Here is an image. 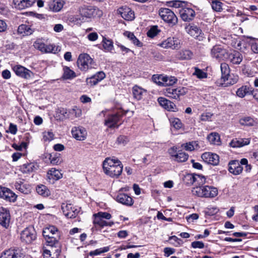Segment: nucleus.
I'll return each mask as SVG.
<instances>
[{
  "instance_id": "obj_1",
  "label": "nucleus",
  "mask_w": 258,
  "mask_h": 258,
  "mask_svg": "<svg viewBox=\"0 0 258 258\" xmlns=\"http://www.w3.org/2000/svg\"><path fill=\"white\" fill-rule=\"evenodd\" d=\"M103 169L104 173L114 178H118L121 174L123 165L117 159L107 158L103 162Z\"/></svg>"
},
{
  "instance_id": "obj_2",
  "label": "nucleus",
  "mask_w": 258,
  "mask_h": 258,
  "mask_svg": "<svg viewBox=\"0 0 258 258\" xmlns=\"http://www.w3.org/2000/svg\"><path fill=\"white\" fill-rule=\"evenodd\" d=\"M43 235L47 243V246L58 245L59 233L56 227L49 225L45 227L43 230Z\"/></svg>"
},
{
  "instance_id": "obj_3",
  "label": "nucleus",
  "mask_w": 258,
  "mask_h": 258,
  "mask_svg": "<svg viewBox=\"0 0 258 258\" xmlns=\"http://www.w3.org/2000/svg\"><path fill=\"white\" fill-rule=\"evenodd\" d=\"M191 192L194 195L199 197L213 198L217 196L218 190L214 186L205 185L195 187Z\"/></svg>"
},
{
  "instance_id": "obj_4",
  "label": "nucleus",
  "mask_w": 258,
  "mask_h": 258,
  "mask_svg": "<svg viewBox=\"0 0 258 258\" xmlns=\"http://www.w3.org/2000/svg\"><path fill=\"white\" fill-rule=\"evenodd\" d=\"M77 66L82 71H87L89 69L95 68L96 66L93 59L87 53L79 55L77 60Z\"/></svg>"
},
{
  "instance_id": "obj_5",
  "label": "nucleus",
  "mask_w": 258,
  "mask_h": 258,
  "mask_svg": "<svg viewBox=\"0 0 258 258\" xmlns=\"http://www.w3.org/2000/svg\"><path fill=\"white\" fill-rule=\"evenodd\" d=\"M35 48L39 50L43 53H56L59 51L58 47L54 44H45L41 39H37L34 43Z\"/></svg>"
},
{
  "instance_id": "obj_6",
  "label": "nucleus",
  "mask_w": 258,
  "mask_h": 258,
  "mask_svg": "<svg viewBox=\"0 0 258 258\" xmlns=\"http://www.w3.org/2000/svg\"><path fill=\"white\" fill-rule=\"evenodd\" d=\"M164 94L171 99L178 100L180 96L184 95L187 92L185 87H178L176 88H168L164 90Z\"/></svg>"
},
{
  "instance_id": "obj_7",
  "label": "nucleus",
  "mask_w": 258,
  "mask_h": 258,
  "mask_svg": "<svg viewBox=\"0 0 258 258\" xmlns=\"http://www.w3.org/2000/svg\"><path fill=\"white\" fill-rule=\"evenodd\" d=\"M160 17L166 22L171 25L177 23L178 19L175 14L171 10L167 8H161L159 11Z\"/></svg>"
},
{
  "instance_id": "obj_8",
  "label": "nucleus",
  "mask_w": 258,
  "mask_h": 258,
  "mask_svg": "<svg viewBox=\"0 0 258 258\" xmlns=\"http://www.w3.org/2000/svg\"><path fill=\"white\" fill-rule=\"evenodd\" d=\"M181 45V40L177 37H168L159 44V46L161 47L171 49H178Z\"/></svg>"
},
{
  "instance_id": "obj_9",
  "label": "nucleus",
  "mask_w": 258,
  "mask_h": 258,
  "mask_svg": "<svg viewBox=\"0 0 258 258\" xmlns=\"http://www.w3.org/2000/svg\"><path fill=\"white\" fill-rule=\"evenodd\" d=\"M36 238L35 229L32 227H28L23 230L20 235V239L23 242L30 243Z\"/></svg>"
},
{
  "instance_id": "obj_10",
  "label": "nucleus",
  "mask_w": 258,
  "mask_h": 258,
  "mask_svg": "<svg viewBox=\"0 0 258 258\" xmlns=\"http://www.w3.org/2000/svg\"><path fill=\"white\" fill-rule=\"evenodd\" d=\"M211 56L217 60L226 59L228 56L227 50L222 47L215 45L213 47L211 50Z\"/></svg>"
},
{
  "instance_id": "obj_11",
  "label": "nucleus",
  "mask_w": 258,
  "mask_h": 258,
  "mask_svg": "<svg viewBox=\"0 0 258 258\" xmlns=\"http://www.w3.org/2000/svg\"><path fill=\"white\" fill-rule=\"evenodd\" d=\"M61 209L64 215L68 218H75L79 213V210L71 204H62Z\"/></svg>"
},
{
  "instance_id": "obj_12",
  "label": "nucleus",
  "mask_w": 258,
  "mask_h": 258,
  "mask_svg": "<svg viewBox=\"0 0 258 258\" xmlns=\"http://www.w3.org/2000/svg\"><path fill=\"white\" fill-rule=\"evenodd\" d=\"M186 32L191 36L198 39L199 41L203 40V35L202 30L195 25H188L185 28Z\"/></svg>"
},
{
  "instance_id": "obj_13",
  "label": "nucleus",
  "mask_w": 258,
  "mask_h": 258,
  "mask_svg": "<svg viewBox=\"0 0 258 258\" xmlns=\"http://www.w3.org/2000/svg\"><path fill=\"white\" fill-rule=\"evenodd\" d=\"M13 70L18 76L25 79L31 78L33 75L31 71L21 65L14 66Z\"/></svg>"
},
{
  "instance_id": "obj_14",
  "label": "nucleus",
  "mask_w": 258,
  "mask_h": 258,
  "mask_svg": "<svg viewBox=\"0 0 258 258\" xmlns=\"http://www.w3.org/2000/svg\"><path fill=\"white\" fill-rule=\"evenodd\" d=\"M24 254L20 249L10 248L3 251L0 258H23Z\"/></svg>"
},
{
  "instance_id": "obj_15",
  "label": "nucleus",
  "mask_w": 258,
  "mask_h": 258,
  "mask_svg": "<svg viewBox=\"0 0 258 258\" xmlns=\"http://www.w3.org/2000/svg\"><path fill=\"white\" fill-rule=\"evenodd\" d=\"M73 137L78 141L85 140L87 136V132L86 129L82 126H75L72 129Z\"/></svg>"
},
{
  "instance_id": "obj_16",
  "label": "nucleus",
  "mask_w": 258,
  "mask_h": 258,
  "mask_svg": "<svg viewBox=\"0 0 258 258\" xmlns=\"http://www.w3.org/2000/svg\"><path fill=\"white\" fill-rule=\"evenodd\" d=\"M11 216L8 210L0 207V225L8 228L10 225Z\"/></svg>"
},
{
  "instance_id": "obj_17",
  "label": "nucleus",
  "mask_w": 258,
  "mask_h": 258,
  "mask_svg": "<svg viewBox=\"0 0 258 258\" xmlns=\"http://www.w3.org/2000/svg\"><path fill=\"white\" fill-rule=\"evenodd\" d=\"M201 158L206 163L213 165H218L219 162V156L216 154L210 152L203 153Z\"/></svg>"
},
{
  "instance_id": "obj_18",
  "label": "nucleus",
  "mask_w": 258,
  "mask_h": 258,
  "mask_svg": "<svg viewBox=\"0 0 258 258\" xmlns=\"http://www.w3.org/2000/svg\"><path fill=\"white\" fill-rule=\"evenodd\" d=\"M179 14L182 20L185 22L191 21L195 17V11L189 8H182L179 10Z\"/></svg>"
},
{
  "instance_id": "obj_19",
  "label": "nucleus",
  "mask_w": 258,
  "mask_h": 258,
  "mask_svg": "<svg viewBox=\"0 0 258 258\" xmlns=\"http://www.w3.org/2000/svg\"><path fill=\"white\" fill-rule=\"evenodd\" d=\"M158 102L162 107L168 111L173 112L178 111V109L175 104L164 97H159L158 98Z\"/></svg>"
},
{
  "instance_id": "obj_20",
  "label": "nucleus",
  "mask_w": 258,
  "mask_h": 258,
  "mask_svg": "<svg viewBox=\"0 0 258 258\" xmlns=\"http://www.w3.org/2000/svg\"><path fill=\"white\" fill-rule=\"evenodd\" d=\"M48 248L43 250V255L44 258H57L60 252L59 245L55 246H48Z\"/></svg>"
},
{
  "instance_id": "obj_21",
  "label": "nucleus",
  "mask_w": 258,
  "mask_h": 258,
  "mask_svg": "<svg viewBox=\"0 0 258 258\" xmlns=\"http://www.w3.org/2000/svg\"><path fill=\"white\" fill-rule=\"evenodd\" d=\"M0 197L10 202H15L17 199L15 193L4 187H0Z\"/></svg>"
},
{
  "instance_id": "obj_22",
  "label": "nucleus",
  "mask_w": 258,
  "mask_h": 258,
  "mask_svg": "<svg viewBox=\"0 0 258 258\" xmlns=\"http://www.w3.org/2000/svg\"><path fill=\"white\" fill-rule=\"evenodd\" d=\"M120 117L121 116L118 113L110 115L105 120L104 124L109 128L117 127V123Z\"/></svg>"
},
{
  "instance_id": "obj_23",
  "label": "nucleus",
  "mask_w": 258,
  "mask_h": 258,
  "mask_svg": "<svg viewBox=\"0 0 258 258\" xmlns=\"http://www.w3.org/2000/svg\"><path fill=\"white\" fill-rule=\"evenodd\" d=\"M105 76V74L103 72H98L91 77L87 78V84L90 86H95L103 80Z\"/></svg>"
},
{
  "instance_id": "obj_24",
  "label": "nucleus",
  "mask_w": 258,
  "mask_h": 258,
  "mask_svg": "<svg viewBox=\"0 0 258 258\" xmlns=\"http://www.w3.org/2000/svg\"><path fill=\"white\" fill-rule=\"evenodd\" d=\"M118 12L124 20L132 21L135 18L134 12L128 7L124 6L119 9Z\"/></svg>"
},
{
  "instance_id": "obj_25",
  "label": "nucleus",
  "mask_w": 258,
  "mask_h": 258,
  "mask_svg": "<svg viewBox=\"0 0 258 258\" xmlns=\"http://www.w3.org/2000/svg\"><path fill=\"white\" fill-rule=\"evenodd\" d=\"M96 9L91 6H83L79 9L80 14L86 18H90L94 16Z\"/></svg>"
},
{
  "instance_id": "obj_26",
  "label": "nucleus",
  "mask_w": 258,
  "mask_h": 258,
  "mask_svg": "<svg viewBox=\"0 0 258 258\" xmlns=\"http://www.w3.org/2000/svg\"><path fill=\"white\" fill-rule=\"evenodd\" d=\"M228 170L234 175H238L242 172L243 167L238 161L233 160L229 163Z\"/></svg>"
},
{
  "instance_id": "obj_27",
  "label": "nucleus",
  "mask_w": 258,
  "mask_h": 258,
  "mask_svg": "<svg viewBox=\"0 0 258 258\" xmlns=\"http://www.w3.org/2000/svg\"><path fill=\"white\" fill-rule=\"evenodd\" d=\"M185 178L188 181L187 183L189 184H194L197 182L199 184H203L206 182L205 177L199 174H188Z\"/></svg>"
},
{
  "instance_id": "obj_28",
  "label": "nucleus",
  "mask_w": 258,
  "mask_h": 258,
  "mask_svg": "<svg viewBox=\"0 0 258 258\" xmlns=\"http://www.w3.org/2000/svg\"><path fill=\"white\" fill-rule=\"evenodd\" d=\"M36 0H13L16 8L19 10H23L31 7Z\"/></svg>"
},
{
  "instance_id": "obj_29",
  "label": "nucleus",
  "mask_w": 258,
  "mask_h": 258,
  "mask_svg": "<svg viewBox=\"0 0 258 258\" xmlns=\"http://www.w3.org/2000/svg\"><path fill=\"white\" fill-rule=\"evenodd\" d=\"M15 188L20 192L24 194H28L31 192V187L27 184L24 183L23 180L19 179L15 182Z\"/></svg>"
},
{
  "instance_id": "obj_30",
  "label": "nucleus",
  "mask_w": 258,
  "mask_h": 258,
  "mask_svg": "<svg viewBox=\"0 0 258 258\" xmlns=\"http://www.w3.org/2000/svg\"><path fill=\"white\" fill-rule=\"evenodd\" d=\"M250 143V139L248 138H235L233 139L229 143L230 147L233 148H240L248 145Z\"/></svg>"
},
{
  "instance_id": "obj_31",
  "label": "nucleus",
  "mask_w": 258,
  "mask_h": 258,
  "mask_svg": "<svg viewBox=\"0 0 258 258\" xmlns=\"http://www.w3.org/2000/svg\"><path fill=\"white\" fill-rule=\"evenodd\" d=\"M116 200L118 202L126 206H131L134 203L132 198L125 194H118L116 197Z\"/></svg>"
},
{
  "instance_id": "obj_32",
  "label": "nucleus",
  "mask_w": 258,
  "mask_h": 258,
  "mask_svg": "<svg viewBox=\"0 0 258 258\" xmlns=\"http://www.w3.org/2000/svg\"><path fill=\"white\" fill-rule=\"evenodd\" d=\"M227 58L233 64H239L242 60V56L241 54L237 51L228 53Z\"/></svg>"
},
{
  "instance_id": "obj_33",
  "label": "nucleus",
  "mask_w": 258,
  "mask_h": 258,
  "mask_svg": "<svg viewBox=\"0 0 258 258\" xmlns=\"http://www.w3.org/2000/svg\"><path fill=\"white\" fill-rule=\"evenodd\" d=\"M62 177V174L58 170L54 168H52L47 172V178L50 182L51 180H57Z\"/></svg>"
},
{
  "instance_id": "obj_34",
  "label": "nucleus",
  "mask_w": 258,
  "mask_h": 258,
  "mask_svg": "<svg viewBox=\"0 0 258 258\" xmlns=\"http://www.w3.org/2000/svg\"><path fill=\"white\" fill-rule=\"evenodd\" d=\"M64 4V2L61 0H54L49 3V7L52 11L57 12L61 10Z\"/></svg>"
},
{
  "instance_id": "obj_35",
  "label": "nucleus",
  "mask_w": 258,
  "mask_h": 258,
  "mask_svg": "<svg viewBox=\"0 0 258 258\" xmlns=\"http://www.w3.org/2000/svg\"><path fill=\"white\" fill-rule=\"evenodd\" d=\"M220 68L222 74L221 80L223 82H226V81L228 80V75L230 74L229 67L226 63L223 62L221 63Z\"/></svg>"
},
{
  "instance_id": "obj_36",
  "label": "nucleus",
  "mask_w": 258,
  "mask_h": 258,
  "mask_svg": "<svg viewBox=\"0 0 258 258\" xmlns=\"http://www.w3.org/2000/svg\"><path fill=\"white\" fill-rule=\"evenodd\" d=\"M36 192L38 195L43 197H47L50 195L49 189L44 185L40 184L36 187Z\"/></svg>"
},
{
  "instance_id": "obj_37",
  "label": "nucleus",
  "mask_w": 258,
  "mask_h": 258,
  "mask_svg": "<svg viewBox=\"0 0 258 258\" xmlns=\"http://www.w3.org/2000/svg\"><path fill=\"white\" fill-rule=\"evenodd\" d=\"M146 90L136 85L133 88V94L134 97L138 100H140L142 98L144 93H145Z\"/></svg>"
},
{
  "instance_id": "obj_38",
  "label": "nucleus",
  "mask_w": 258,
  "mask_h": 258,
  "mask_svg": "<svg viewBox=\"0 0 258 258\" xmlns=\"http://www.w3.org/2000/svg\"><path fill=\"white\" fill-rule=\"evenodd\" d=\"M18 33L23 35H31L33 31L28 25L22 24L18 27Z\"/></svg>"
},
{
  "instance_id": "obj_39",
  "label": "nucleus",
  "mask_w": 258,
  "mask_h": 258,
  "mask_svg": "<svg viewBox=\"0 0 258 258\" xmlns=\"http://www.w3.org/2000/svg\"><path fill=\"white\" fill-rule=\"evenodd\" d=\"M177 82V79L175 77L171 76H167L166 75H164L163 82H162L161 87L172 86L176 84Z\"/></svg>"
},
{
  "instance_id": "obj_40",
  "label": "nucleus",
  "mask_w": 258,
  "mask_h": 258,
  "mask_svg": "<svg viewBox=\"0 0 258 258\" xmlns=\"http://www.w3.org/2000/svg\"><path fill=\"white\" fill-rule=\"evenodd\" d=\"M102 45L105 51L111 52L114 48L112 41L105 37H103Z\"/></svg>"
},
{
  "instance_id": "obj_41",
  "label": "nucleus",
  "mask_w": 258,
  "mask_h": 258,
  "mask_svg": "<svg viewBox=\"0 0 258 258\" xmlns=\"http://www.w3.org/2000/svg\"><path fill=\"white\" fill-rule=\"evenodd\" d=\"M251 91V88L247 86H242L238 89L236 91V95L240 98H243L246 95L250 94Z\"/></svg>"
},
{
  "instance_id": "obj_42",
  "label": "nucleus",
  "mask_w": 258,
  "mask_h": 258,
  "mask_svg": "<svg viewBox=\"0 0 258 258\" xmlns=\"http://www.w3.org/2000/svg\"><path fill=\"white\" fill-rule=\"evenodd\" d=\"M93 224L95 226H98L101 227H103L104 226H106L108 225V222L102 219L100 216H97V214H94L93 215Z\"/></svg>"
},
{
  "instance_id": "obj_43",
  "label": "nucleus",
  "mask_w": 258,
  "mask_h": 258,
  "mask_svg": "<svg viewBox=\"0 0 258 258\" xmlns=\"http://www.w3.org/2000/svg\"><path fill=\"white\" fill-rule=\"evenodd\" d=\"M207 139L209 142L214 145H219L220 144V138L218 134L216 133H212L210 134L207 137Z\"/></svg>"
},
{
  "instance_id": "obj_44",
  "label": "nucleus",
  "mask_w": 258,
  "mask_h": 258,
  "mask_svg": "<svg viewBox=\"0 0 258 258\" xmlns=\"http://www.w3.org/2000/svg\"><path fill=\"white\" fill-rule=\"evenodd\" d=\"M63 78L64 79H72L76 77V73L70 68L68 67H64L63 69Z\"/></svg>"
},
{
  "instance_id": "obj_45",
  "label": "nucleus",
  "mask_w": 258,
  "mask_h": 258,
  "mask_svg": "<svg viewBox=\"0 0 258 258\" xmlns=\"http://www.w3.org/2000/svg\"><path fill=\"white\" fill-rule=\"evenodd\" d=\"M188 158V155L181 151H178L176 156L173 160L177 162H184L187 161Z\"/></svg>"
},
{
  "instance_id": "obj_46",
  "label": "nucleus",
  "mask_w": 258,
  "mask_h": 258,
  "mask_svg": "<svg viewBox=\"0 0 258 258\" xmlns=\"http://www.w3.org/2000/svg\"><path fill=\"white\" fill-rule=\"evenodd\" d=\"M239 123L243 126H251L254 125L255 121L251 117L247 116L241 118L239 120Z\"/></svg>"
},
{
  "instance_id": "obj_47",
  "label": "nucleus",
  "mask_w": 258,
  "mask_h": 258,
  "mask_svg": "<svg viewBox=\"0 0 258 258\" xmlns=\"http://www.w3.org/2000/svg\"><path fill=\"white\" fill-rule=\"evenodd\" d=\"M178 56L180 59H189L192 57V53L189 50L184 49L178 52Z\"/></svg>"
},
{
  "instance_id": "obj_48",
  "label": "nucleus",
  "mask_w": 258,
  "mask_h": 258,
  "mask_svg": "<svg viewBox=\"0 0 258 258\" xmlns=\"http://www.w3.org/2000/svg\"><path fill=\"white\" fill-rule=\"evenodd\" d=\"M124 35L127 37L132 42L136 45L138 46H141L142 43L140 42V41L136 38V37L134 35V33L126 31L124 33Z\"/></svg>"
},
{
  "instance_id": "obj_49",
  "label": "nucleus",
  "mask_w": 258,
  "mask_h": 258,
  "mask_svg": "<svg viewBox=\"0 0 258 258\" xmlns=\"http://www.w3.org/2000/svg\"><path fill=\"white\" fill-rule=\"evenodd\" d=\"M211 7L215 12H221L222 11L223 3L220 0H212Z\"/></svg>"
},
{
  "instance_id": "obj_50",
  "label": "nucleus",
  "mask_w": 258,
  "mask_h": 258,
  "mask_svg": "<svg viewBox=\"0 0 258 258\" xmlns=\"http://www.w3.org/2000/svg\"><path fill=\"white\" fill-rule=\"evenodd\" d=\"M169 121L171 126L176 130H179L182 126L181 121L178 118L172 117L169 119Z\"/></svg>"
},
{
  "instance_id": "obj_51",
  "label": "nucleus",
  "mask_w": 258,
  "mask_h": 258,
  "mask_svg": "<svg viewBox=\"0 0 258 258\" xmlns=\"http://www.w3.org/2000/svg\"><path fill=\"white\" fill-rule=\"evenodd\" d=\"M34 166L32 163L24 164L20 167L21 171L24 173H28L33 171Z\"/></svg>"
},
{
  "instance_id": "obj_52",
  "label": "nucleus",
  "mask_w": 258,
  "mask_h": 258,
  "mask_svg": "<svg viewBox=\"0 0 258 258\" xmlns=\"http://www.w3.org/2000/svg\"><path fill=\"white\" fill-rule=\"evenodd\" d=\"M164 75H154L152 77V81L159 86H161L163 82Z\"/></svg>"
},
{
  "instance_id": "obj_53",
  "label": "nucleus",
  "mask_w": 258,
  "mask_h": 258,
  "mask_svg": "<svg viewBox=\"0 0 258 258\" xmlns=\"http://www.w3.org/2000/svg\"><path fill=\"white\" fill-rule=\"evenodd\" d=\"M109 250V247L108 246L104 247L103 248H100L99 249H95L93 251H91L89 252V255L90 256H93L94 255H97L100 254L102 253L106 252Z\"/></svg>"
},
{
  "instance_id": "obj_54",
  "label": "nucleus",
  "mask_w": 258,
  "mask_h": 258,
  "mask_svg": "<svg viewBox=\"0 0 258 258\" xmlns=\"http://www.w3.org/2000/svg\"><path fill=\"white\" fill-rule=\"evenodd\" d=\"M193 75L196 76L200 79H205L207 78V73L203 70L196 68Z\"/></svg>"
},
{
  "instance_id": "obj_55",
  "label": "nucleus",
  "mask_w": 258,
  "mask_h": 258,
  "mask_svg": "<svg viewBox=\"0 0 258 258\" xmlns=\"http://www.w3.org/2000/svg\"><path fill=\"white\" fill-rule=\"evenodd\" d=\"M228 80L226 81V82H224V86H226L228 85H233L235 84L238 80V77L236 75H234L233 74L228 75Z\"/></svg>"
},
{
  "instance_id": "obj_56",
  "label": "nucleus",
  "mask_w": 258,
  "mask_h": 258,
  "mask_svg": "<svg viewBox=\"0 0 258 258\" xmlns=\"http://www.w3.org/2000/svg\"><path fill=\"white\" fill-rule=\"evenodd\" d=\"M184 149L186 151H192L197 149L198 145L196 142H190L183 145Z\"/></svg>"
},
{
  "instance_id": "obj_57",
  "label": "nucleus",
  "mask_w": 258,
  "mask_h": 258,
  "mask_svg": "<svg viewBox=\"0 0 258 258\" xmlns=\"http://www.w3.org/2000/svg\"><path fill=\"white\" fill-rule=\"evenodd\" d=\"M50 163L53 165H57L61 163V159L60 154H55L54 155H50L49 157Z\"/></svg>"
},
{
  "instance_id": "obj_58",
  "label": "nucleus",
  "mask_w": 258,
  "mask_h": 258,
  "mask_svg": "<svg viewBox=\"0 0 258 258\" xmlns=\"http://www.w3.org/2000/svg\"><path fill=\"white\" fill-rule=\"evenodd\" d=\"M71 118L72 117H78L82 114V110L81 109L75 106L73 108L69 111Z\"/></svg>"
},
{
  "instance_id": "obj_59",
  "label": "nucleus",
  "mask_w": 258,
  "mask_h": 258,
  "mask_svg": "<svg viewBox=\"0 0 258 258\" xmlns=\"http://www.w3.org/2000/svg\"><path fill=\"white\" fill-rule=\"evenodd\" d=\"M54 134L50 131L43 133V140L44 142H50L53 139Z\"/></svg>"
},
{
  "instance_id": "obj_60",
  "label": "nucleus",
  "mask_w": 258,
  "mask_h": 258,
  "mask_svg": "<svg viewBox=\"0 0 258 258\" xmlns=\"http://www.w3.org/2000/svg\"><path fill=\"white\" fill-rule=\"evenodd\" d=\"M168 5L169 7H174L176 8H180L182 7V4H184V2L178 0L172 1L167 2Z\"/></svg>"
},
{
  "instance_id": "obj_61",
  "label": "nucleus",
  "mask_w": 258,
  "mask_h": 258,
  "mask_svg": "<svg viewBox=\"0 0 258 258\" xmlns=\"http://www.w3.org/2000/svg\"><path fill=\"white\" fill-rule=\"evenodd\" d=\"M58 112L60 113V116L59 118L63 119L64 118H71L70 114L68 112L67 110L64 108H60L58 110Z\"/></svg>"
},
{
  "instance_id": "obj_62",
  "label": "nucleus",
  "mask_w": 258,
  "mask_h": 258,
  "mask_svg": "<svg viewBox=\"0 0 258 258\" xmlns=\"http://www.w3.org/2000/svg\"><path fill=\"white\" fill-rule=\"evenodd\" d=\"M178 151H177V148L175 146H173L170 148L168 149V152L170 156V158L172 160H173L177 154L178 153Z\"/></svg>"
},
{
  "instance_id": "obj_63",
  "label": "nucleus",
  "mask_w": 258,
  "mask_h": 258,
  "mask_svg": "<svg viewBox=\"0 0 258 258\" xmlns=\"http://www.w3.org/2000/svg\"><path fill=\"white\" fill-rule=\"evenodd\" d=\"M169 240L171 241V243L175 246H178L181 243V240L176 236H172L169 237Z\"/></svg>"
},
{
  "instance_id": "obj_64",
  "label": "nucleus",
  "mask_w": 258,
  "mask_h": 258,
  "mask_svg": "<svg viewBox=\"0 0 258 258\" xmlns=\"http://www.w3.org/2000/svg\"><path fill=\"white\" fill-rule=\"evenodd\" d=\"M158 34V30L156 27H153L151 28L147 32V36L151 38H153Z\"/></svg>"
}]
</instances>
